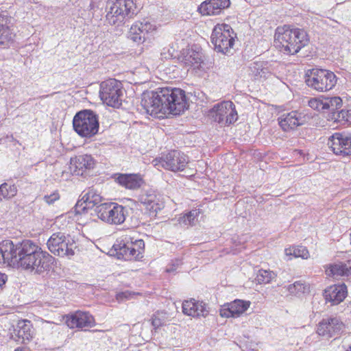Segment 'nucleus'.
Wrapping results in <instances>:
<instances>
[{
  "label": "nucleus",
  "instance_id": "1",
  "mask_svg": "<svg viewBox=\"0 0 351 351\" xmlns=\"http://www.w3.org/2000/svg\"><path fill=\"white\" fill-rule=\"evenodd\" d=\"M141 104L152 117L163 118L167 114H180L189 107L185 92L178 88L162 87L144 93Z\"/></svg>",
  "mask_w": 351,
  "mask_h": 351
},
{
  "label": "nucleus",
  "instance_id": "2",
  "mask_svg": "<svg viewBox=\"0 0 351 351\" xmlns=\"http://www.w3.org/2000/svg\"><path fill=\"white\" fill-rule=\"evenodd\" d=\"M274 43L283 53L295 54L308 44V38L304 29L284 25L277 27Z\"/></svg>",
  "mask_w": 351,
  "mask_h": 351
},
{
  "label": "nucleus",
  "instance_id": "3",
  "mask_svg": "<svg viewBox=\"0 0 351 351\" xmlns=\"http://www.w3.org/2000/svg\"><path fill=\"white\" fill-rule=\"evenodd\" d=\"M73 126L80 136L90 138L98 132V117L90 110L80 111L74 116Z\"/></svg>",
  "mask_w": 351,
  "mask_h": 351
},
{
  "label": "nucleus",
  "instance_id": "4",
  "mask_svg": "<svg viewBox=\"0 0 351 351\" xmlns=\"http://www.w3.org/2000/svg\"><path fill=\"white\" fill-rule=\"evenodd\" d=\"M47 247L54 255L71 258L75 254L77 245L73 238L62 232L53 233L48 239Z\"/></svg>",
  "mask_w": 351,
  "mask_h": 351
},
{
  "label": "nucleus",
  "instance_id": "5",
  "mask_svg": "<svg viewBox=\"0 0 351 351\" xmlns=\"http://www.w3.org/2000/svg\"><path fill=\"white\" fill-rule=\"evenodd\" d=\"M235 34L230 25L225 23L215 26L211 34V43L217 52L226 54L234 44Z\"/></svg>",
  "mask_w": 351,
  "mask_h": 351
},
{
  "label": "nucleus",
  "instance_id": "6",
  "mask_svg": "<svg viewBox=\"0 0 351 351\" xmlns=\"http://www.w3.org/2000/svg\"><path fill=\"white\" fill-rule=\"evenodd\" d=\"M337 77L332 71L313 69L306 75V83L312 88L324 92L331 90L337 84Z\"/></svg>",
  "mask_w": 351,
  "mask_h": 351
},
{
  "label": "nucleus",
  "instance_id": "7",
  "mask_svg": "<svg viewBox=\"0 0 351 351\" xmlns=\"http://www.w3.org/2000/svg\"><path fill=\"white\" fill-rule=\"evenodd\" d=\"M134 8L133 0H108L106 20L110 25L121 23L125 16L134 14Z\"/></svg>",
  "mask_w": 351,
  "mask_h": 351
},
{
  "label": "nucleus",
  "instance_id": "8",
  "mask_svg": "<svg viewBox=\"0 0 351 351\" xmlns=\"http://www.w3.org/2000/svg\"><path fill=\"white\" fill-rule=\"evenodd\" d=\"M208 116L221 126H228L238 119L235 106L231 101H224L215 104L208 111Z\"/></svg>",
  "mask_w": 351,
  "mask_h": 351
},
{
  "label": "nucleus",
  "instance_id": "9",
  "mask_svg": "<svg viewBox=\"0 0 351 351\" xmlns=\"http://www.w3.org/2000/svg\"><path fill=\"white\" fill-rule=\"evenodd\" d=\"M53 261L54 258L48 252L43 251L39 247L38 250H36L34 254L26 258L19 266L25 270L41 274L51 269Z\"/></svg>",
  "mask_w": 351,
  "mask_h": 351
},
{
  "label": "nucleus",
  "instance_id": "10",
  "mask_svg": "<svg viewBox=\"0 0 351 351\" xmlns=\"http://www.w3.org/2000/svg\"><path fill=\"white\" fill-rule=\"evenodd\" d=\"M117 254L126 261H137L143 258L145 243L142 239L133 241L131 237H125L113 245Z\"/></svg>",
  "mask_w": 351,
  "mask_h": 351
},
{
  "label": "nucleus",
  "instance_id": "11",
  "mask_svg": "<svg viewBox=\"0 0 351 351\" xmlns=\"http://www.w3.org/2000/svg\"><path fill=\"white\" fill-rule=\"evenodd\" d=\"M99 96L106 105L119 108L122 103L121 84L115 79H108L100 85Z\"/></svg>",
  "mask_w": 351,
  "mask_h": 351
},
{
  "label": "nucleus",
  "instance_id": "12",
  "mask_svg": "<svg viewBox=\"0 0 351 351\" xmlns=\"http://www.w3.org/2000/svg\"><path fill=\"white\" fill-rule=\"evenodd\" d=\"M97 217L110 224L119 225L123 223L126 217L125 207L112 202L104 203L95 209Z\"/></svg>",
  "mask_w": 351,
  "mask_h": 351
},
{
  "label": "nucleus",
  "instance_id": "13",
  "mask_svg": "<svg viewBox=\"0 0 351 351\" xmlns=\"http://www.w3.org/2000/svg\"><path fill=\"white\" fill-rule=\"evenodd\" d=\"M187 163V156L178 150L171 151L165 157L155 158L152 161L154 166L158 168L161 167L172 171L184 170Z\"/></svg>",
  "mask_w": 351,
  "mask_h": 351
},
{
  "label": "nucleus",
  "instance_id": "14",
  "mask_svg": "<svg viewBox=\"0 0 351 351\" xmlns=\"http://www.w3.org/2000/svg\"><path fill=\"white\" fill-rule=\"evenodd\" d=\"M328 145L336 155H351V135L343 132H335L329 138Z\"/></svg>",
  "mask_w": 351,
  "mask_h": 351
},
{
  "label": "nucleus",
  "instance_id": "15",
  "mask_svg": "<svg viewBox=\"0 0 351 351\" xmlns=\"http://www.w3.org/2000/svg\"><path fill=\"white\" fill-rule=\"evenodd\" d=\"M310 117L303 112L294 110L282 114L278 118V123L281 128L288 132L295 129L300 125H304L309 120Z\"/></svg>",
  "mask_w": 351,
  "mask_h": 351
},
{
  "label": "nucleus",
  "instance_id": "16",
  "mask_svg": "<svg viewBox=\"0 0 351 351\" xmlns=\"http://www.w3.org/2000/svg\"><path fill=\"white\" fill-rule=\"evenodd\" d=\"M103 197L94 189H89L86 192L82 199L79 200L75 205V212L78 214L84 213L86 210L96 206V208L102 204Z\"/></svg>",
  "mask_w": 351,
  "mask_h": 351
},
{
  "label": "nucleus",
  "instance_id": "17",
  "mask_svg": "<svg viewBox=\"0 0 351 351\" xmlns=\"http://www.w3.org/2000/svg\"><path fill=\"white\" fill-rule=\"evenodd\" d=\"M34 335L32 324L27 319L19 320L11 335V338L21 343L29 342Z\"/></svg>",
  "mask_w": 351,
  "mask_h": 351
},
{
  "label": "nucleus",
  "instance_id": "18",
  "mask_svg": "<svg viewBox=\"0 0 351 351\" xmlns=\"http://www.w3.org/2000/svg\"><path fill=\"white\" fill-rule=\"evenodd\" d=\"M138 201L145 206V208L151 214H156L158 211L164 207V202L161 196L152 191L143 193L140 195Z\"/></svg>",
  "mask_w": 351,
  "mask_h": 351
},
{
  "label": "nucleus",
  "instance_id": "19",
  "mask_svg": "<svg viewBox=\"0 0 351 351\" xmlns=\"http://www.w3.org/2000/svg\"><path fill=\"white\" fill-rule=\"evenodd\" d=\"M66 324L70 328H82L93 326L95 319L89 313L78 311L67 316Z\"/></svg>",
  "mask_w": 351,
  "mask_h": 351
},
{
  "label": "nucleus",
  "instance_id": "20",
  "mask_svg": "<svg viewBox=\"0 0 351 351\" xmlns=\"http://www.w3.org/2000/svg\"><path fill=\"white\" fill-rule=\"evenodd\" d=\"M250 305V301L235 300L220 309V315L224 317H238L247 310Z\"/></svg>",
  "mask_w": 351,
  "mask_h": 351
},
{
  "label": "nucleus",
  "instance_id": "21",
  "mask_svg": "<svg viewBox=\"0 0 351 351\" xmlns=\"http://www.w3.org/2000/svg\"><path fill=\"white\" fill-rule=\"evenodd\" d=\"M230 0H206L198 8L202 15H217L229 7Z\"/></svg>",
  "mask_w": 351,
  "mask_h": 351
},
{
  "label": "nucleus",
  "instance_id": "22",
  "mask_svg": "<svg viewBox=\"0 0 351 351\" xmlns=\"http://www.w3.org/2000/svg\"><path fill=\"white\" fill-rule=\"evenodd\" d=\"M347 293V287L345 284L334 285L325 289L324 296L327 302L332 305H337L343 301Z\"/></svg>",
  "mask_w": 351,
  "mask_h": 351
},
{
  "label": "nucleus",
  "instance_id": "23",
  "mask_svg": "<svg viewBox=\"0 0 351 351\" xmlns=\"http://www.w3.org/2000/svg\"><path fill=\"white\" fill-rule=\"evenodd\" d=\"M182 312L186 315L194 317H206L208 313L205 303L194 299L185 300L182 303Z\"/></svg>",
  "mask_w": 351,
  "mask_h": 351
},
{
  "label": "nucleus",
  "instance_id": "24",
  "mask_svg": "<svg viewBox=\"0 0 351 351\" xmlns=\"http://www.w3.org/2000/svg\"><path fill=\"white\" fill-rule=\"evenodd\" d=\"M18 243L14 245L10 240H5L0 243L1 263H17Z\"/></svg>",
  "mask_w": 351,
  "mask_h": 351
},
{
  "label": "nucleus",
  "instance_id": "25",
  "mask_svg": "<svg viewBox=\"0 0 351 351\" xmlns=\"http://www.w3.org/2000/svg\"><path fill=\"white\" fill-rule=\"evenodd\" d=\"M326 274L334 278L340 277L351 278V260L328 265L326 269Z\"/></svg>",
  "mask_w": 351,
  "mask_h": 351
},
{
  "label": "nucleus",
  "instance_id": "26",
  "mask_svg": "<svg viewBox=\"0 0 351 351\" xmlns=\"http://www.w3.org/2000/svg\"><path fill=\"white\" fill-rule=\"evenodd\" d=\"M71 165L75 174L82 176L86 170L93 169L95 163L90 155L84 154L71 158Z\"/></svg>",
  "mask_w": 351,
  "mask_h": 351
},
{
  "label": "nucleus",
  "instance_id": "27",
  "mask_svg": "<svg viewBox=\"0 0 351 351\" xmlns=\"http://www.w3.org/2000/svg\"><path fill=\"white\" fill-rule=\"evenodd\" d=\"M39 246L30 240H24L18 243V265L38 250Z\"/></svg>",
  "mask_w": 351,
  "mask_h": 351
},
{
  "label": "nucleus",
  "instance_id": "28",
  "mask_svg": "<svg viewBox=\"0 0 351 351\" xmlns=\"http://www.w3.org/2000/svg\"><path fill=\"white\" fill-rule=\"evenodd\" d=\"M117 180L120 185L132 190L140 188L143 183V180L139 174H121Z\"/></svg>",
  "mask_w": 351,
  "mask_h": 351
},
{
  "label": "nucleus",
  "instance_id": "29",
  "mask_svg": "<svg viewBox=\"0 0 351 351\" xmlns=\"http://www.w3.org/2000/svg\"><path fill=\"white\" fill-rule=\"evenodd\" d=\"M10 19L5 14L0 12V45H6L12 40L13 33L9 26Z\"/></svg>",
  "mask_w": 351,
  "mask_h": 351
},
{
  "label": "nucleus",
  "instance_id": "30",
  "mask_svg": "<svg viewBox=\"0 0 351 351\" xmlns=\"http://www.w3.org/2000/svg\"><path fill=\"white\" fill-rule=\"evenodd\" d=\"M287 291L293 295H300L310 291L309 285L301 280L296 281L287 287Z\"/></svg>",
  "mask_w": 351,
  "mask_h": 351
},
{
  "label": "nucleus",
  "instance_id": "31",
  "mask_svg": "<svg viewBox=\"0 0 351 351\" xmlns=\"http://www.w3.org/2000/svg\"><path fill=\"white\" fill-rule=\"evenodd\" d=\"M199 214L198 210H192L188 213L184 214L178 219L180 226L183 227H189L195 224L197 217Z\"/></svg>",
  "mask_w": 351,
  "mask_h": 351
},
{
  "label": "nucleus",
  "instance_id": "32",
  "mask_svg": "<svg viewBox=\"0 0 351 351\" xmlns=\"http://www.w3.org/2000/svg\"><path fill=\"white\" fill-rule=\"evenodd\" d=\"M183 61L186 65L198 67L202 62V56L195 51L188 50L184 56Z\"/></svg>",
  "mask_w": 351,
  "mask_h": 351
},
{
  "label": "nucleus",
  "instance_id": "33",
  "mask_svg": "<svg viewBox=\"0 0 351 351\" xmlns=\"http://www.w3.org/2000/svg\"><path fill=\"white\" fill-rule=\"evenodd\" d=\"M252 69L254 76L260 79H266L271 73V69L267 64L263 62L254 63Z\"/></svg>",
  "mask_w": 351,
  "mask_h": 351
},
{
  "label": "nucleus",
  "instance_id": "34",
  "mask_svg": "<svg viewBox=\"0 0 351 351\" xmlns=\"http://www.w3.org/2000/svg\"><path fill=\"white\" fill-rule=\"evenodd\" d=\"M331 119L340 125H346L351 122V110H341L333 112Z\"/></svg>",
  "mask_w": 351,
  "mask_h": 351
},
{
  "label": "nucleus",
  "instance_id": "35",
  "mask_svg": "<svg viewBox=\"0 0 351 351\" xmlns=\"http://www.w3.org/2000/svg\"><path fill=\"white\" fill-rule=\"evenodd\" d=\"M128 38L137 43H143L146 38L137 23H135L131 26L128 33Z\"/></svg>",
  "mask_w": 351,
  "mask_h": 351
},
{
  "label": "nucleus",
  "instance_id": "36",
  "mask_svg": "<svg viewBox=\"0 0 351 351\" xmlns=\"http://www.w3.org/2000/svg\"><path fill=\"white\" fill-rule=\"evenodd\" d=\"M285 254L287 256H293L295 258L300 257L303 259L309 258V252L307 248L303 246L287 248L285 249Z\"/></svg>",
  "mask_w": 351,
  "mask_h": 351
},
{
  "label": "nucleus",
  "instance_id": "37",
  "mask_svg": "<svg viewBox=\"0 0 351 351\" xmlns=\"http://www.w3.org/2000/svg\"><path fill=\"white\" fill-rule=\"evenodd\" d=\"M325 109L330 110L332 113L336 112L342 106V99L340 97H324Z\"/></svg>",
  "mask_w": 351,
  "mask_h": 351
},
{
  "label": "nucleus",
  "instance_id": "38",
  "mask_svg": "<svg viewBox=\"0 0 351 351\" xmlns=\"http://www.w3.org/2000/svg\"><path fill=\"white\" fill-rule=\"evenodd\" d=\"M17 193V188L14 184L3 183L0 185V199L12 198Z\"/></svg>",
  "mask_w": 351,
  "mask_h": 351
},
{
  "label": "nucleus",
  "instance_id": "39",
  "mask_svg": "<svg viewBox=\"0 0 351 351\" xmlns=\"http://www.w3.org/2000/svg\"><path fill=\"white\" fill-rule=\"evenodd\" d=\"M325 320L326 322H329V326H328V337L334 336L343 328V323L337 317H332Z\"/></svg>",
  "mask_w": 351,
  "mask_h": 351
},
{
  "label": "nucleus",
  "instance_id": "40",
  "mask_svg": "<svg viewBox=\"0 0 351 351\" xmlns=\"http://www.w3.org/2000/svg\"><path fill=\"white\" fill-rule=\"evenodd\" d=\"M276 274L270 270L260 269L256 275V280L259 284H267L276 278Z\"/></svg>",
  "mask_w": 351,
  "mask_h": 351
},
{
  "label": "nucleus",
  "instance_id": "41",
  "mask_svg": "<svg viewBox=\"0 0 351 351\" xmlns=\"http://www.w3.org/2000/svg\"><path fill=\"white\" fill-rule=\"evenodd\" d=\"M167 313L163 311H158L152 317V324L155 331L167 323Z\"/></svg>",
  "mask_w": 351,
  "mask_h": 351
},
{
  "label": "nucleus",
  "instance_id": "42",
  "mask_svg": "<svg viewBox=\"0 0 351 351\" xmlns=\"http://www.w3.org/2000/svg\"><path fill=\"white\" fill-rule=\"evenodd\" d=\"M308 106L317 111L325 110V100L322 99L312 98L308 101Z\"/></svg>",
  "mask_w": 351,
  "mask_h": 351
},
{
  "label": "nucleus",
  "instance_id": "43",
  "mask_svg": "<svg viewBox=\"0 0 351 351\" xmlns=\"http://www.w3.org/2000/svg\"><path fill=\"white\" fill-rule=\"evenodd\" d=\"M138 25L141 29V32H143L144 35L146 36L149 32H152L156 29V27L154 25L152 24L150 22L144 20L142 22H136Z\"/></svg>",
  "mask_w": 351,
  "mask_h": 351
},
{
  "label": "nucleus",
  "instance_id": "44",
  "mask_svg": "<svg viewBox=\"0 0 351 351\" xmlns=\"http://www.w3.org/2000/svg\"><path fill=\"white\" fill-rule=\"evenodd\" d=\"M134 295H136L135 293L131 292L130 291H121L117 293L116 299L118 302H122L132 298Z\"/></svg>",
  "mask_w": 351,
  "mask_h": 351
},
{
  "label": "nucleus",
  "instance_id": "45",
  "mask_svg": "<svg viewBox=\"0 0 351 351\" xmlns=\"http://www.w3.org/2000/svg\"><path fill=\"white\" fill-rule=\"evenodd\" d=\"M329 322L326 320H322L318 325L317 332L319 335L328 337V326Z\"/></svg>",
  "mask_w": 351,
  "mask_h": 351
},
{
  "label": "nucleus",
  "instance_id": "46",
  "mask_svg": "<svg viewBox=\"0 0 351 351\" xmlns=\"http://www.w3.org/2000/svg\"><path fill=\"white\" fill-rule=\"evenodd\" d=\"M59 198L60 195L57 192H53L50 195H46L44 196V200L48 204H53L56 201L59 199Z\"/></svg>",
  "mask_w": 351,
  "mask_h": 351
},
{
  "label": "nucleus",
  "instance_id": "47",
  "mask_svg": "<svg viewBox=\"0 0 351 351\" xmlns=\"http://www.w3.org/2000/svg\"><path fill=\"white\" fill-rule=\"evenodd\" d=\"M8 280V277L5 274L0 273V289L5 285Z\"/></svg>",
  "mask_w": 351,
  "mask_h": 351
},
{
  "label": "nucleus",
  "instance_id": "48",
  "mask_svg": "<svg viewBox=\"0 0 351 351\" xmlns=\"http://www.w3.org/2000/svg\"><path fill=\"white\" fill-rule=\"evenodd\" d=\"M176 270V268L174 267V264H171L167 266V267L166 268V271L167 273H171V272H173Z\"/></svg>",
  "mask_w": 351,
  "mask_h": 351
},
{
  "label": "nucleus",
  "instance_id": "49",
  "mask_svg": "<svg viewBox=\"0 0 351 351\" xmlns=\"http://www.w3.org/2000/svg\"><path fill=\"white\" fill-rule=\"evenodd\" d=\"M172 264H174V267L177 269L182 264V262L180 260H176Z\"/></svg>",
  "mask_w": 351,
  "mask_h": 351
},
{
  "label": "nucleus",
  "instance_id": "50",
  "mask_svg": "<svg viewBox=\"0 0 351 351\" xmlns=\"http://www.w3.org/2000/svg\"><path fill=\"white\" fill-rule=\"evenodd\" d=\"M172 264H174V267L177 269L182 264V262L180 260H176Z\"/></svg>",
  "mask_w": 351,
  "mask_h": 351
},
{
  "label": "nucleus",
  "instance_id": "51",
  "mask_svg": "<svg viewBox=\"0 0 351 351\" xmlns=\"http://www.w3.org/2000/svg\"><path fill=\"white\" fill-rule=\"evenodd\" d=\"M6 138L9 141H13V142H15V143H18V141H16L14 138L13 136H7Z\"/></svg>",
  "mask_w": 351,
  "mask_h": 351
},
{
  "label": "nucleus",
  "instance_id": "52",
  "mask_svg": "<svg viewBox=\"0 0 351 351\" xmlns=\"http://www.w3.org/2000/svg\"><path fill=\"white\" fill-rule=\"evenodd\" d=\"M15 351H29L27 348H17Z\"/></svg>",
  "mask_w": 351,
  "mask_h": 351
},
{
  "label": "nucleus",
  "instance_id": "53",
  "mask_svg": "<svg viewBox=\"0 0 351 351\" xmlns=\"http://www.w3.org/2000/svg\"><path fill=\"white\" fill-rule=\"evenodd\" d=\"M347 351H351V346H350L349 349Z\"/></svg>",
  "mask_w": 351,
  "mask_h": 351
}]
</instances>
